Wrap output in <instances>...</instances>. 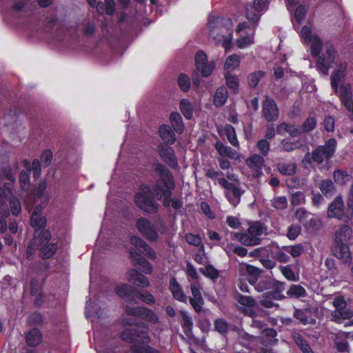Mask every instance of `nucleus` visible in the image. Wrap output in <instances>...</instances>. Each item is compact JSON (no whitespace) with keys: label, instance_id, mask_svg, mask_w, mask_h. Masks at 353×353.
<instances>
[{"label":"nucleus","instance_id":"f257e3e1","mask_svg":"<svg viewBox=\"0 0 353 353\" xmlns=\"http://www.w3.org/2000/svg\"><path fill=\"white\" fill-rule=\"evenodd\" d=\"M231 26L232 23L230 19L224 22V19L219 17H210L209 18L208 28L210 37L217 43H221L225 50L231 47L232 40Z\"/></svg>","mask_w":353,"mask_h":353},{"label":"nucleus","instance_id":"f03ea898","mask_svg":"<svg viewBox=\"0 0 353 353\" xmlns=\"http://www.w3.org/2000/svg\"><path fill=\"white\" fill-rule=\"evenodd\" d=\"M336 148V141L335 139H330L323 145H320L315 148L312 153L307 152L305 154L303 161L309 163L312 162L316 164H321L324 161H327L331 159Z\"/></svg>","mask_w":353,"mask_h":353},{"label":"nucleus","instance_id":"7ed1b4c3","mask_svg":"<svg viewBox=\"0 0 353 353\" xmlns=\"http://www.w3.org/2000/svg\"><path fill=\"white\" fill-rule=\"evenodd\" d=\"M317 57V70L324 75H327L330 68L338 61L339 53L331 42L325 41L323 50Z\"/></svg>","mask_w":353,"mask_h":353},{"label":"nucleus","instance_id":"20e7f679","mask_svg":"<svg viewBox=\"0 0 353 353\" xmlns=\"http://www.w3.org/2000/svg\"><path fill=\"white\" fill-rule=\"evenodd\" d=\"M300 36L304 44L309 48L312 56L317 57L323 50L325 43L319 35L312 32L310 26H305L300 31Z\"/></svg>","mask_w":353,"mask_h":353},{"label":"nucleus","instance_id":"39448f33","mask_svg":"<svg viewBox=\"0 0 353 353\" xmlns=\"http://www.w3.org/2000/svg\"><path fill=\"white\" fill-rule=\"evenodd\" d=\"M134 202L139 208L147 213L155 212L159 206L148 185H142L140 188L139 191L134 196Z\"/></svg>","mask_w":353,"mask_h":353},{"label":"nucleus","instance_id":"423d86ee","mask_svg":"<svg viewBox=\"0 0 353 353\" xmlns=\"http://www.w3.org/2000/svg\"><path fill=\"white\" fill-rule=\"evenodd\" d=\"M218 183L225 190L224 194L229 203L236 207L241 201L244 190L237 184L229 182L223 177L218 179Z\"/></svg>","mask_w":353,"mask_h":353},{"label":"nucleus","instance_id":"0eeeda50","mask_svg":"<svg viewBox=\"0 0 353 353\" xmlns=\"http://www.w3.org/2000/svg\"><path fill=\"white\" fill-rule=\"evenodd\" d=\"M147 327L137 325L132 329H125L121 335L123 341L128 342H139L148 343L150 341V336L147 332Z\"/></svg>","mask_w":353,"mask_h":353},{"label":"nucleus","instance_id":"6e6552de","mask_svg":"<svg viewBox=\"0 0 353 353\" xmlns=\"http://www.w3.org/2000/svg\"><path fill=\"white\" fill-rule=\"evenodd\" d=\"M10 199V210L14 216H17L21 212V204L19 200L12 195V188L11 183H4L2 188L0 187V204L3 203L7 207L4 199Z\"/></svg>","mask_w":353,"mask_h":353},{"label":"nucleus","instance_id":"1a4fd4ad","mask_svg":"<svg viewBox=\"0 0 353 353\" xmlns=\"http://www.w3.org/2000/svg\"><path fill=\"white\" fill-rule=\"evenodd\" d=\"M136 227L140 234L149 241L155 242L159 238L156 226L148 219L139 218L136 223Z\"/></svg>","mask_w":353,"mask_h":353},{"label":"nucleus","instance_id":"9d476101","mask_svg":"<svg viewBox=\"0 0 353 353\" xmlns=\"http://www.w3.org/2000/svg\"><path fill=\"white\" fill-rule=\"evenodd\" d=\"M330 75L331 85L335 92L338 90L339 83L343 82L348 73V63L346 61H336Z\"/></svg>","mask_w":353,"mask_h":353},{"label":"nucleus","instance_id":"9b49d317","mask_svg":"<svg viewBox=\"0 0 353 353\" xmlns=\"http://www.w3.org/2000/svg\"><path fill=\"white\" fill-rule=\"evenodd\" d=\"M175 187L174 179H158L152 188L153 193L157 199H162L163 196H171L172 190Z\"/></svg>","mask_w":353,"mask_h":353},{"label":"nucleus","instance_id":"f8f14e48","mask_svg":"<svg viewBox=\"0 0 353 353\" xmlns=\"http://www.w3.org/2000/svg\"><path fill=\"white\" fill-rule=\"evenodd\" d=\"M195 65L203 77H208L212 74L215 64L213 61H208L207 54L204 52L199 51L195 55Z\"/></svg>","mask_w":353,"mask_h":353},{"label":"nucleus","instance_id":"ddd939ff","mask_svg":"<svg viewBox=\"0 0 353 353\" xmlns=\"http://www.w3.org/2000/svg\"><path fill=\"white\" fill-rule=\"evenodd\" d=\"M158 152L161 159L172 168L178 167V161L174 151L170 146L161 143L158 146Z\"/></svg>","mask_w":353,"mask_h":353},{"label":"nucleus","instance_id":"4468645a","mask_svg":"<svg viewBox=\"0 0 353 353\" xmlns=\"http://www.w3.org/2000/svg\"><path fill=\"white\" fill-rule=\"evenodd\" d=\"M263 116L268 122L276 121L279 115V108L274 100L267 97L263 103Z\"/></svg>","mask_w":353,"mask_h":353},{"label":"nucleus","instance_id":"2eb2a0df","mask_svg":"<svg viewBox=\"0 0 353 353\" xmlns=\"http://www.w3.org/2000/svg\"><path fill=\"white\" fill-rule=\"evenodd\" d=\"M130 243L137 251L144 254L148 259L154 260L157 257L156 252L151 247L140 237L133 235L130 237Z\"/></svg>","mask_w":353,"mask_h":353},{"label":"nucleus","instance_id":"dca6fc26","mask_svg":"<svg viewBox=\"0 0 353 353\" xmlns=\"http://www.w3.org/2000/svg\"><path fill=\"white\" fill-rule=\"evenodd\" d=\"M190 290L192 296L188 299L191 306L196 313L203 310L204 299L201 294V288L199 285L191 284Z\"/></svg>","mask_w":353,"mask_h":353},{"label":"nucleus","instance_id":"f3484780","mask_svg":"<svg viewBox=\"0 0 353 353\" xmlns=\"http://www.w3.org/2000/svg\"><path fill=\"white\" fill-rule=\"evenodd\" d=\"M249 30L245 32V35H241V37L236 41V45L239 48H245L250 46L254 42V32L252 31L246 23H242L238 25L236 31L241 34L243 30Z\"/></svg>","mask_w":353,"mask_h":353},{"label":"nucleus","instance_id":"a211bd4d","mask_svg":"<svg viewBox=\"0 0 353 353\" xmlns=\"http://www.w3.org/2000/svg\"><path fill=\"white\" fill-rule=\"evenodd\" d=\"M336 92L339 93V98L343 104L353 114V98L351 85L350 84H343L341 87L338 86Z\"/></svg>","mask_w":353,"mask_h":353},{"label":"nucleus","instance_id":"6ab92c4d","mask_svg":"<svg viewBox=\"0 0 353 353\" xmlns=\"http://www.w3.org/2000/svg\"><path fill=\"white\" fill-rule=\"evenodd\" d=\"M268 6V0H254L253 7L246 8L247 18L252 22H256L259 20L260 15L256 11L266 10Z\"/></svg>","mask_w":353,"mask_h":353},{"label":"nucleus","instance_id":"aec40b11","mask_svg":"<svg viewBox=\"0 0 353 353\" xmlns=\"http://www.w3.org/2000/svg\"><path fill=\"white\" fill-rule=\"evenodd\" d=\"M327 216L330 218H336L345 221L350 219L348 216H343V201L341 197H336L330 205L327 210Z\"/></svg>","mask_w":353,"mask_h":353},{"label":"nucleus","instance_id":"412c9836","mask_svg":"<svg viewBox=\"0 0 353 353\" xmlns=\"http://www.w3.org/2000/svg\"><path fill=\"white\" fill-rule=\"evenodd\" d=\"M126 276L128 281L139 287L148 288L150 285L148 279L135 269L128 270Z\"/></svg>","mask_w":353,"mask_h":353},{"label":"nucleus","instance_id":"4be33fe9","mask_svg":"<svg viewBox=\"0 0 353 353\" xmlns=\"http://www.w3.org/2000/svg\"><path fill=\"white\" fill-rule=\"evenodd\" d=\"M117 294L125 302L136 303L134 293L136 289L132 286L123 283L115 289Z\"/></svg>","mask_w":353,"mask_h":353},{"label":"nucleus","instance_id":"5701e85b","mask_svg":"<svg viewBox=\"0 0 353 353\" xmlns=\"http://www.w3.org/2000/svg\"><path fill=\"white\" fill-rule=\"evenodd\" d=\"M169 290L175 300L184 303H187L188 296L175 278H172L170 279Z\"/></svg>","mask_w":353,"mask_h":353},{"label":"nucleus","instance_id":"b1692460","mask_svg":"<svg viewBox=\"0 0 353 353\" xmlns=\"http://www.w3.org/2000/svg\"><path fill=\"white\" fill-rule=\"evenodd\" d=\"M134 265L137 267L141 271L147 274H150L152 272V265L143 256H141L137 252H130Z\"/></svg>","mask_w":353,"mask_h":353},{"label":"nucleus","instance_id":"393cba45","mask_svg":"<svg viewBox=\"0 0 353 353\" xmlns=\"http://www.w3.org/2000/svg\"><path fill=\"white\" fill-rule=\"evenodd\" d=\"M215 149L219 154L220 157H228L231 159H239V153L232 148L225 145L219 141L215 143Z\"/></svg>","mask_w":353,"mask_h":353},{"label":"nucleus","instance_id":"a878e982","mask_svg":"<svg viewBox=\"0 0 353 353\" xmlns=\"http://www.w3.org/2000/svg\"><path fill=\"white\" fill-rule=\"evenodd\" d=\"M332 252L336 257L343 260L345 263H347L351 259V253L347 243H335Z\"/></svg>","mask_w":353,"mask_h":353},{"label":"nucleus","instance_id":"bb28decb","mask_svg":"<svg viewBox=\"0 0 353 353\" xmlns=\"http://www.w3.org/2000/svg\"><path fill=\"white\" fill-rule=\"evenodd\" d=\"M353 316V310L350 308L334 310L331 314V321L336 323H342L344 320L350 319Z\"/></svg>","mask_w":353,"mask_h":353},{"label":"nucleus","instance_id":"cd10ccee","mask_svg":"<svg viewBox=\"0 0 353 353\" xmlns=\"http://www.w3.org/2000/svg\"><path fill=\"white\" fill-rule=\"evenodd\" d=\"M234 236L239 242L246 246L256 245L259 244L261 242L259 237L253 236L248 232V231L245 233H235Z\"/></svg>","mask_w":353,"mask_h":353},{"label":"nucleus","instance_id":"c85d7f7f","mask_svg":"<svg viewBox=\"0 0 353 353\" xmlns=\"http://www.w3.org/2000/svg\"><path fill=\"white\" fill-rule=\"evenodd\" d=\"M352 235L351 228L346 225H342L336 231L334 241L335 243H347V241L350 239Z\"/></svg>","mask_w":353,"mask_h":353},{"label":"nucleus","instance_id":"c756f323","mask_svg":"<svg viewBox=\"0 0 353 353\" xmlns=\"http://www.w3.org/2000/svg\"><path fill=\"white\" fill-rule=\"evenodd\" d=\"M159 134L166 144H172L175 141V134L168 125H162L159 129Z\"/></svg>","mask_w":353,"mask_h":353},{"label":"nucleus","instance_id":"7c9ffc66","mask_svg":"<svg viewBox=\"0 0 353 353\" xmlns=\"http://www.w3.org/2000/svg\"><path fill=\"white\" fill-rule=\"evenodd\" d=\"M276 132L279 134H283L284 132H287L293 137H297L301 134L299 127L286 123H281L278 125Z\"/></svg>","mask_w":353,"mask_h":353},{"label":"nucleus","instance_id":"2f4dec72","mask_svg":"<svg viewBox=\"0 0 353 353\" xmlns=\"http://www.w3.org/2000/svg\"><path fill=\"white\" fill-rule=\"evenodd\" d=\"M31 225L33 228L41 229L44 228L46 225V220L41 216V208L37 206L32 214L30 219Z\"/></svg>","mask_w":353,"mask_h":353},{"label":"nucleus","instance_id":"473e14b6","mask_svg":"<svg viewBox=\"0 0 353 353\" xmlns=\"http://www.w3.org/2000/svg\"><path fill=\"white\" fill-rule=\"evenodd\" d=\"M26 341L28 345L35 347L42 341V334L39 330L34 328L30 330L26 336Z\"/></svg>","mask_w":353,"mask_h":353},{"label":"nucleus","instance_id":"72a5a7b5","mask_svg":"<svg viewBox=\"0 0 353 353\" xmlns=\"http://www.w3.org/2000/svg\"><path fill=\"white\" fill-rule=\"evenodd\" d=\"M286 293L289 297L294 299L305 298L307 296L306 290L297 284L291 285Z\"/></svg>","mask_w":353,"mask_h":353},{"label":"nucleus","instance_id":"f704fd0d","mask_svg":"<svg viewBox=\"0 0 353 353\" xmlns=\"http://www.w3.org/2000/svg\"><path fill=\"white\" fill-rule=\"evenodd\" d=\"M223 130L229 143L235 148H239V142L234 128L230 124H226Z\"/></svg>","mask_w":353,"mask_h":353},{"label":"nucleus","instance_id":"c9c22d12","mask_svg":"<svg viewBox=\"0 0 353 353\" xmlns=\"http://www.w3.org/2000/svg\"><path fill=\"white\" fill-rule=\"evenodd\" d=\"M195 105H193L188 99H183L180 102V110L183 116L187 119H190L192 117L193 111Z\"/></svg>","mask_w":353,"mask_h":353},{"label":"nucleus","instance_id":"e433bc0d","mask_svg":"<svg viewBox=\"0 0 353 353\" xmlns=\"http://www.w3.org/2000/svg\"><path fill=\"white\" fill-rule=\"evenodd\" d=\"M246 163L252 169L259 171L264 165V159L259 154H253L247 159Z\"/></svg>","mask_w":353,"mask_h":353},{"label":"nucleus","instance_id":"4c0bfd02","mask_svg":"<svg viewBox=\"0 0 353 353\" xmlns=\"http://www.w3.org/2000/svg\"><path fill=\"white\" fill-rule=\"evenodd\" d=\"M292 337L303 353H314L309 344L299 333H294Z\"/></svg>","mask_w":353,"mask_h":353},{"label":"nucleus","instance_id":"58836bf2","mask_svg":"<svg viewBox=\"0 0 353 353\" xmlns=\"http://www.w3.org/2000/svg\"><path fill=\"white\" fill-rule=\"evenodd\" d=\"M271 279H261L253 282L250 281V283L254 287L255 290L259 292H262L266 290L272 288V284L271 283Z\"/></svg>","mask_w":353,"mask_h":353},{"label":"nucleus","instance_id":"ea45409f","mask_svg":"<svg viewBox=\"0 0 353 353\" xmlns=\"http://www.w3.org/2000/svg\"><path fill=\"white\" fill-rule=\"evenodd\" d=\"M170 123L174 130L181 134L183 130V123L181 115L178 112H172L170 117Z\"/></svg>","mask_w":353,"mask_h":353},{"label":"nucleus","instance_id":"a19ab883","mask_svg":"<svg viewBox=\"0 0 353 353\" xmlns=\"http://www.w3.org/2000/svg\"><path fill=\"white\" fill-rule=\"evenodd\" d=\"M228 99V92L225 88H219L214 97V103L216 106H222Z\"/></svg>","mask_w":353,"mask_h":353},{"label":"nucleus","instance_id":"79ce46f5","mask_svg":"<svg viewBox=\"0 0 353 353\" xmlns=\"http://www.w3.org/2000/svg\"><path fill=\"white\" fill-rule=\"evenodd\" d=\"M248 232L253 236L259 237L261 234L266 232L265 226L261 222H254L250 225Z\"/></svg>","mask_w":353,"mask_h":353},{"label":"nucleus","instance_id":"37998d69","mask_svg":"<svg viewBox=\"0 0 353 353\" xmlns=\"http://www.w3.org/2000/svg\"><path fill=\"white\" fill-rule=\"evenodd\" d=\"M10 214L8 208L3 203L0 204V233H4L7 230L6 218Z\"/></svg>","mask_w":353,"mask_h":353},{"label":"nucleus","instance_id":"c03bdc74","mask_svg":"<svg viewBox=\"0 0 353 353\" xmlns=\"http://www.w3.org/2000/svg\"><path fill=\"white\" fill-rule=\"evenodd\" d=\"M57 245L54 243H46L43 244L40 248V254L43 259H49L52 257L55 253Z\"/></svg>","mask_w":353,"mask_h":353},{"label":"nucleus","instance_id":"a18cd8bd","mask_svg":"<svg viewBox=\"0 0 353 353\" xmlns=\"http://www.w3.org/2000/svg\"><path fill=\"white\" fill-rule=\"evenodd\" d=\"M240 58L236 54H232L229 56L225 62L224 68L229 71H233L239 66Z\"/></svg>","mask_w":353,"mask_h":353},{"label":"nucleus","instance_id":"49530a36","mask_svg":"<svg viewBox=\"0 0 353 353\" xmlns=\"http://www.w3.org/2000/svg\"><path fill=\"white\" fill-rule=\"evenodd\" d=\"M278 170L283 175L291 176L295 173L296 165L294 163H280L276 166Z\"/></svg>","mask_w":353,"mask_h":353},{"label":"nucleus","instance_id":"de8ad7c7","mask_svg":"<svg viewBox=\"0 0 353 353\" xmlns=\"http://www.w3.org/2000/svg\"><path fill=\"white\" fill-rule=\"evenodd\" d=\"M282 250L290 254L294 258L299 257L304 251L303 246L301 244H296L291 246H283L282 247Z\"/></svg>","mask_w":353,"mask_h":353},{"label":"nucleus","instance_id":"09e8293b","mask_svg":"<svg viewBox=\"0 0 353 353\" xmlns=\"http://www.w3.org/2000/svg\"><path fill=\"white\" fill-rule=\"evenodd\" d=\"M134 296L136 300L137 299H140L148 305H152L155 303V298L148 291L141 292L136 290Z\"/></svg>","mask_w":353,"mask_h":353},{"label":"nucleus","instance_id":"8fccbe9b","mask_svg":"<svg viewBox=\"0 0 353 353\" xmlns=\"http://www.w3.org/2000/svg\"><path fill=\"white\" fill-rule=\"evenodd\" d=\"M140 318L152 323H157L159 322L157 315L152 310L144 307H143Z\"/></svg>","mask_w":353,"mask_h":353},{"label":"nucleus","instance_id":"3c124183","mask_svg":"<svg viewBox=\"0 0 353 353\" xmlns=\"http://www.w3.org/2000/svg\"><path fill=\"white\" fill-rule=\"evenodd\" d=\"M239 339L240 340V343L242 345L247 347L248 345L245 342H248V344L254 343L259 341V337L257 336L248 334L244 331H241L239 333Z\"/></svg>","mask_w":353,"mask_h":353},{"label":"nucleus","instance_id":"603ef678","mask_svg":"<svg viewBox=\"0 0 353 353\" xmlns=\"http://www.w3.org/2000/svg\"><path fill=\"white\" fill-rule=\"evenodd\" d=\"M155 170L160 177L159 179H174L170 171L164 165L161 163H158L156 165Z\"/></svg>","mask_w":353,"mask_h":353},{"label":"nucleus","instance_id":"864d4df0","mask_svg":"<svg viewBox=\"0 0 353 353\" xmlns=\"http://www.w3.org/2000/svg\"><path fill=\"white\" fill-rule=\"evenodd\" d=\"M236 300L239 304L248 307H252L255 305V300L250 296H243L238 294L236 297Z\"/></svg>","mask_w":353,"mask_h":353},{"label":"nucleus","instance_id":"5fc2aeb1","mask_svg":"<svg viewBox=\"0 0 353 353\" xmlns=\"http://www.w3.org/2000/svg\"><path fill=\"white\" fill-rule=\"evenodd\" d=\"M185 240L190 245L200 246L201 250H204V245L201 243V238L199 234L188 233L185 235Z\"/></svg>","mask_w":353,"mask_h":353},{"label":"nucleus","instance_id":"6e6d98bb","mask_svg":"<svg viewBox=\"0 0 353 353\" xmlns=\"http://www.w3.org/2000/svg\"><path fill=\"white\" fill-rule=\"evenodd\" d=\"M316 119L313 117H309L305 121H304L301 127H299L301 133L310 132L316 128Z\"/></svg>","mask_w":353,"mask_h":353},{"label":"nucleus","instance_id":"4d7b16f0","mask_svg":"<svg viewBox=\"0 0 353 353\" xmlns=\"http://www.w3.org/2000/svg\"><path fill=\"white\" fill-rule=\"evenodd\" d=\"M264 74L265 73L263 71H256L249 74L248 77L249 85L252 87H256Z\"/></svg>","mask_w":353,"mask_h":353},{"label":"nucleus","instance_id":"13d9d810","mask_svg":"<svg viewBox=\"0 0 353 353\" xmlns=\"http://www.w3.org/2000/svg\"><path fill=\"white\" fill-rule=\"evenodd\" d=\"M263 334L267 337V343L273 345L275 344L277 339H276V332L273 328H264L262 331Z\"/></svg>","mask_w":353,"mask_h":353},{"label":"nucleus","instance_id":"bf43d9fd","mask_svg":"<svg viewBox=\"0 0 353 353\" xmlns=\"http://www.w3.org/2000/svg\"><path fill=\"white\" fill-rule=\"evenodd\" d=\"M178 84L181 90L187 92L190 88V81L189 77L185 74H181L178 78Z\"/></svg>","mask_w":353,"mask_h":353},{"label":"nucleus","instance_id":"052dcab7","mask_svg":"<svg viewBox=\"0 0 353 353\" xmlns=\"http://www.w3.org/2000/svg\"><path fill=\"white\" fill-rule=\"evenodd\" d=\"M320 190L325 196L330 195L334 190V183L331 180H324L321 183Z\"/></svg>","mask_w":353,"mask_h":353},{"label":"nucleus","instance_id":"680f3d73","mask_svg":"<svg viewBox=\"0 0 353 353\" xmlns=\"http://www.w3.org/2000/svg\"><path fill=\"white\" fill-rule=\"evenodd\" d=\"M334 177L335 181L340 185L345 184L350 179V176L345 172L342 170L335 171L334 173Z\"/></svg>","mask_w":353,"mask_h":353},{"label":"nucleus","instance_id":"e2e57ef3","mask_svg":"<svg viewBox=\"0 0 353 353\" xmlns=\"http://www.w3.org/2000/svg\"><path fill=\"white\" fill-rule=\"evenodd\" d=\"M301 228L298 224H292L291 226L289 227L287 236L288 238L291 240H295L299 234L301 233Z\"/></svg>","mask_w":353,"mask_h":353},{"label":"nucleus","instance_id":"0e129e2a","mask_svg":"<svg viewBox=\"0 0 353 353\" xmlns=\"http://www.w3.org/2000/svg\"><path fill=\"white\" fill-rule=\"evenodd\" d=\"M281 272L289 281H297L299 279L289 265L281 267Z\"/></svg>","mask_w":353,"mask_h":353},{"label":"nucleus","instance_id":"69168bd1","mask_svg":"<svg viewBox=\"0 0 353 353\" xmlns=\"http://www.w3.org/2000/svg\"><path fill=\"white\" fill-rule=\"evenodd\" d=\"M19 183L22 190H26L30 185V176L27 171H21L19 176Z\"/></svg>","mask_w":353,"mask_h":353},{"label":"nucleus","instance_id":"338daca9","mask_svg":"<svg viewBox=\"0 0 353 353\" xmlns=\"http://www.w3.org/2000/svg\"><path fill=\"white\" fill-rule=\"evenodd\" d=\"M132 350L134 353H159L158 350L148 345H133Z\"/></svg>","mask_w":353,"mask_h":353},{"label":"nucleus","instance_id":"774afa93","mask_svg":"<svg viewBox=\"0 0 353 353\" xmlns=\"http://www.w3.org/2000/svg\"><path fill=\"white\" fill-rule=\"evenodd\" d=\"M256 147L263 156H267L270 149L268 141L264 139L257 142Z\"/></svg>","mask_w":353,"mask_h":353}]
</instances>
